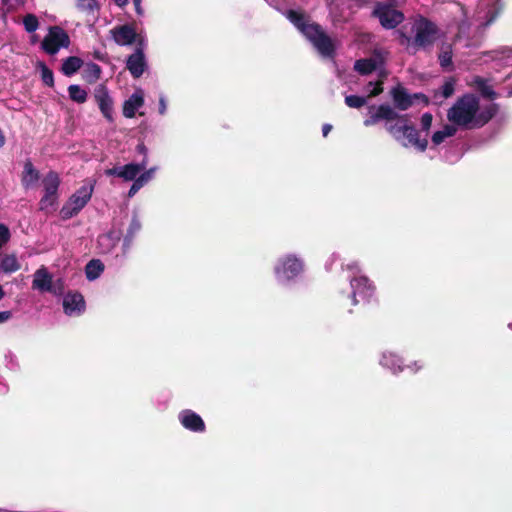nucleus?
I'll use <instances>...</instances> for the list:
<instances>
[{"instance_id":"20e7f679","label":"nucleus","mask_w":512,"mask_h":512,"mask_svg":"<svg viewBox=\"0 0 512 512\" xmlns=\"http://www.w3.org/2000/svg\"><path fill=\"white\" fill-rule=\"evenodd\" d=\"M306 272V262L300 253L287 252L274 262L273 275L278 285L290 287L299 282Z\"/></svg>"},{"instance_id":"c9c22d12","label":"nucleus","mask_w":512,"mask_h":512,"mask_svg":"<svg viewBox=\"0 0 512 512\" xmlns=\"http://www.w3.org/2000/svg\"><path fill=\"white\" fill-rule=\"evenodd\" d=\"M133 183L128 190L127 196L128 198H132L136 195V193L143 188L146 184H148V181H146L142 176L138 174V176L135 177V179L132 180Z\"/></svg>"},{"instance_id":"4be33fe9","label":"nucleus","mask_w":512,"mask_h":512,"mask_svg":"<svg viewBox=\"0 0 512 512\" xmlns=\"http://www.w3.org/2000/svg\"><path fill=\"white\" fill-rule=\"evenodd\" d=\"M122 236L121 230L111 229L109 232L102 234L98 237V246L102 253H112L118 245Z\"/></svg>"},{"instance_id":"09e8293b","label":"nucleus","mask_w":512,"mask_h":512,"mask_svg":"<svg viewBox=\"0 0 512 512\" xmlns=\"http://www.w3.org/2000/svg\"><path fill=\"white\" fill-rule=\"evenodd\" d=\"M12 317L10 311H0V324L7 322Z\"/></svg>"},{"instance_id":"4c0bfd02","label":"nucleus","mask_w":512,"mask_h":512,"mask_svg":"<svg viewBox=\"0 0 512 512\" xmlns=\"http://www.w3.org/2000/svg\"><path fill=\"white\" fill-rule=\"evenodd\" d=\"M365 91L367 92V98H370V97H374V96H377L379 95L382 91H383V88H382V81H377V82H372L370 81L366 86H365Z\"/></svg>"},{"instance_id":"a211bd4d","label":"nucleus","mask_w":512,"mask_h":512,"mask_svg":"<svg viewBox=\"0 0 512 512\" xmlns=\"http://www.w3.org/2000/svg\"><path fill=\"white\" fill-rule=\"evenodd\" d=\"M178 421L181 426L193 433H203L206 425L202 417L191 409H183L178 413Z\"/></svg>"},{"instance_id":"f704fd0d","label":"nucleus","mask_w":512,"mask_h":512,"mask_svg":"<svg viewBox=\"0 0 512 512\" xmlns=\"http://www.w3.org/2000/svg\"><path fill=\"white\" fill-rule=\"evenodd\" d=\"M133 183L128 190L127 196L128 198H132L136 195V193L143 188L146 184H148V181H146L142 176L138 174V176L135 177V179L132 180Z\"/></svg>"},{"instance_id":"412c9836","label":"nucleus","mask_w":512,"mask_h":512,"mask_svg":"<svg viewBox=\"0 0 512 512\" xmlns=\"http://www.w3.org/2000/svg\"><path fill=\"white\" fill-rule=\"evenodd\" d=\"M144 105V92L136 89L123 104V115L126 118H134L136 112Z\"/></svg>"},{"instance_id":"6e6552de","label":"nucleus","mask_w":512,"mask_h":512,"mask_svg":"<svg viewBox=\"0 0 512 512\" xmlns=\"http://www.w3.org/2000/svg\"><path fill=\"white\" fill-rule=\"evenodd\" d=\"M375 286L365 275H354L350 277V293L348 298L351 305L355 306L360 302H369L374 296Z\"/></svg>"},{"instance_id":"3c124183","label":"nucleus","mask_w":512,"mask_h":512,"mask_svg":"<svg viewBox=\"0 0 512 512\" xmlns=\"http://www.w3.org/2000/svg\"><path fill=\"white\" fill-rule=\"evenodd\" d=\"M114 2L118 7L123 8L128 4L129 0H114Z\"/></svg>"},{"instance_id":"e433bc0d","label":"nucleus","mask_w":512,"mask_h":512,"mask_svg":"<svg viewBox=\"0 0 512 512\" xmlns=\"http://www.w3.org/2000/svg\"><path fill=\"white\" fill-rule=\"evenodd\" d=\"M23 25L28 33L35 32L39 27V21L34 14H27L23 18Z\"/></svg>"},{"instance_id":"5fc2aeb1","label":"nucleus","mask_w":512,"mask_h":512,"mask_svg":"<svg viewBox=\"0 0 512 512\" xmlns=\"http://www.w3.org/2000/svg\"><path fill=\"white\" fill-rule=\"evenodd\" d=\"M509 327L512 329V323L509 324Z\"/></svg>"},{"instance_id":"de8ad7c7","label":"nucleus","mask_w":512,"mask_h":512,"mask_svg":"<svg viewBox=\"0 0 512 512\" xmlns=\"http://www.w3.org/2000/svg\"><path fill=\"white\" fill-rule=\"evenodd\" d=\"M133 4L136 14L140 17L144 16L145 12L142 7V0H133Z\"/></svg>"},{"instance_id":"b1692460","label":"nucleus","mask_w":512,"mask_h":512,"mask_svg":"<svg viewBox=\"0 0 512 512\" xmlns=\"http://www.w3.org/2000/svg\"><path fill=\"white\" fill-rule=\"evenodd\" d=\"M40 179V174L38 170L35 169L32 162L27 160L24 163V169L22 173V185L25 189H30L34 187Z\"/></svg>"},{"instance_id":"6ab92c4d","label":"nucleus","mask_w":512,"mask_h":512,"mask_svg":"<svg viewBox=\"0 0 512 512\" xmlns=\"http://www.w3.org/2000/svg\"><path fill=\"white\" fill-rule=\"evenodd\" d=\"M142 229V223L141 219L137 212H133L127 227L125 228L123 234V241H122V255L126 256L127 253L130 251L133 242L136 238V236L140 233Z\"/></svg>"},{"instance_id":"8fccbe9b","label":"nucleus","mask_w":512,"mask_h":512,"mask_svg":"<svg viewBox=\"0 0 512 512\" xmlns=\"http://www.w3.org/2000/svg\"><path fill=\"white\" fill-rule=\"evenodd\" d=\"M332 129V125L330 124H324L322 127V134L324 137H326Z\"/></svg>"},{"instance_id":"79ce46f5","label":"nucleus","mask_w":512,"mask_h":512,"mask_svg":"<svg viewBox=\"0 0 512 512\" xmlns=\"http://www.w3.org/2000/svg\"><path fill=\"white\" fill-rule=\"evenodd\" d=\"M432 120H433V117L430 113H424L422 115L421 121H420L421 130L424 132H428L432 126Z\"/></svg>"},{"instance_id":"37998d69","label":"nucleus","mask_w":512,"mask_h":512,"mask_svg":"<svg viewBox=\"0 0 512 512\" xmlns=\"http://www.w3.org/2000/svg\"><path fill=\"white\" fill-rule=\"evenodd\" d=\"M10 238V232L7 226L0 224V246L5 244Z\"/></svg>"},{"instance_id":"7ed1b4c3","label":"nucleus","mask_w":512,"mask_h":512,"mask_svg":"<svg viewBox=\"0 0 512 512\" xmlns=\"http://www.w3.org/2000/svg\"><path fill=\"white\" fill-rule=\"evenodd\" d=\"M287 18L312 43L321 56L333 57L335 44L319 24L311 22L305 15L294 10L287 12Z\"/></svg>"},{"instance_id":"2f4dec72","label":"nucleus","mask_w":512,"mask_h":512,"mask_svg":"<svg viewBox=\"0 0 512 512\" xmlns=\"http://www.w3.org/2000/svg\"><path fill=\"white\" fill-rule=\"evenodd\" d=\"M68 93L71 100L76 103H84L87 100V92L81 86L72 84L68 87Z\"/></svg>"},{"instance_id":"49530a36","label":"nucleus","mask_w":512,"mask_h":512,"mask_svg":"<svg viewBox=\"0 0 512 512\" xmlns=\"http://www.w3.org/2000/svg\"><path fill=\"white\" fill-rule=\"evenodd\" d=\"M346 269L350 270L353 272V275H362L360 272H361V269H360V265L358 262L356 261H353V262H350L346 265Z\"/></svg>"},{"instance_id":"f257e3e1","label":"nucleus","mask_w":512,"mask_h":512,"mask_svg":"<svg viewBox=\"0 0 512 512\" xmlns=\"http://www.w3.org/2000/svg\"><path fill=\"white\" fill-rule=\"evenodd\" d=\"M385 121V128L389 134L402 146H414L424 152L428 146L427 139H420L419 133L411 123L407 114H399L389 104L371 105L368 108V117L363 124L366 127Z\"/></svg>"},{"instance_id":"4468645a","label":"nucleus","mask_w":512,"mask_h":512,"mask_svg":"<svg viewBox=\"0 0 512 512\" xmlns=\"http://www.w3.org/2000/svg\"><path fill=\"white\" fill-rule=\"evenodd\" d=\"M144 45L145 39H140L139 47L126 60V68L134 78H140L147 69Z\"/></svg>"},{"instance_id":"39448f33","label":"nucleus","mask_w":512,"mask_h":512,"mask_svg":"<svg viewBox=\"0 0 512 512\" xmlns=\"http://www.w3.org/2000/svg\"><path fill=\"white\" fill-rule=\"evenodd\" d=\"M412 30L414 32V38L411 40L409 37L405 36V39L408 43L411 42L410 48L414 50V52L418 48H426L431 46L438 37V28L437 26L424 17H419L414 21Z\"/></svg>"},{"instance_id":"0eeeda50","label":"nucleus","mask_w":512,"mask_h":512,"mask_svg":"<svg viewBox=\"0 0 512 512\" xmlns=\"http://www.w3.org/2000/svg\"><path fill=\"white\" fill-rule=\"evenodd\" d=\"M93 191V183H87L78 188L62 206L60 210L62 219L67 220L76 216L90 201Z\"/></svg>"},{"instance_id":"7c9ffc66","label":"nucleus","mask_w":512,"mask_h":512,"mask_svg":"<svg viewBox=\"0 0 512 512\" xmlns=\"http://www.w3.org/2000/svg\"><path fill=\"white\" fill-rule=\"evenodd\" d=\"M0 268L5 273H13L20 269V264L15 255H6L1 260Z\"/></svg>"},{"instance_id":"864d4df0","label":"nucleus","mask_w":512,"mask_h":512,"mask_svg":"<svg viewBox=\"0 0 512 512\" xmlns=\"http://www.w3.org/2000/svg\"><path fill=\"white\" fill-rule=\"evenodd\" d=\"M4 296V291L2 289V286L0 285V299H2Z\"/></svg>"},{"instance_id":"a19ab883","label":"nucleus","mask_w":512,"mask_h":512,"mask_svg":"<svg viewBox=\"0 0 512 512\" xmlns=\"http://www.w3.org/2000/svg\"><path fill=\"white\" fill-rule=\"evenodd\" d=\"M425 366V363L422 360H414L409 364L405 365V371H409L412 374L418 373Z\"/></svg>"},{"instance_id":"bb28decb","label":"nucleus","mask_w":512,"mask_h":512,"mask_svg":"<svg viewBox=\"0 0 512 512\" xmlns=\"http://www.w3.org/2000/svg\"><path fill=\"white\" fill-rule=\"evenodd\" d=\"M83 65V61L76 56H70L66 58L62 64V72L66 76H72L75 74Z\"/></svg>"},{"instance_id":"393cba45","label":"nucleus","mask_w":512,"mask_h":512,"mask_svg":"<svg viewBox=\"0 0 512 512\" xmlns=\"http://www.w3.org/2000/svg\"><path fill=\"white\" fill-rule=\"evenodd\" d=\"M382 64V59L379 57H372L366 59H359L354 64V69L362 74L366 75L375 71Z\"/></svg>"},{"instance_id":"1a4fd4ad","label":"nucleus","mask_w":512,"mask_h":512,"mask_svg":"<svg viewBox=\"0 0 512 512\" xmlns=\"http://www.w3.org/2000/svg\"><path fill=\"white\" fill-rule=\"evenodd\" d=\"M69 45V35L59 26L50 27L41 43L42 49L50 55H55L61 48H68Z\"/></svg>"},{"instance_id":"aec40b11","label":"nucleus","mask_w":512,"mask_h":512,"mask_svg":"<svg viewBox=\"0 0 512 512\" xmlns=\"http://www.w3.org/2000/svg\"><path fill=\"white\" fill-rule=\"evenodd\" d=\"M95 100L102 115L109 121L113 122V100L110 97L107 89L104 86H100L95 90Z\"/></svg>"},{"instance_id":"423d86ee","label":"nucleus","mask_w":512,"mask_h":512,"mask_svg":"<svg viewBox=\"0 0 512 512\" xmlns=\"http://www.w3.org/2000/svg\"><path fill=\"white\" fill-rule=\"evenodd\" d=\"M32 289L39 293H50L56 297L64 295L65 285L62 278L54 280L53 274L45 266L39 267L33 274Z\"/></svg>"},{"instance_id":"ddd939ff","label":"nucleus","mask_w":512,"mask_h":512,"mask_svg":"<svg viewBox=\"0 0 512 512\" xmlns=\"http://www.w3.org/2000/svg\"><path fill=\"white\" fill-rule=\"evenodd\" d=\"M373 15L379 19L381 25L386 29L395 28L404 19V15L400 11L385 4H378L373 11Z\"/></svg>"},{"instance_id":"dca6fc26","label":"nucleus","mask_w":512,"mask_h":512,"mask_svg":"<svg viewBox=\"0 0 512 512\" xmlns=\"http://www.w3.org/2000/svg\"><path fill=\"white\" fill-rule=\"evenodd\" d=\"M63 310L69 317H78L85 312L86 303L81 293L69 291L63 296Z\"/></svg>"},{"instance_id":"5701e85b","label":"nucleus","mask_w":512,"mask_h":512,"mask_svg":"<svg viewBox=\"0 0 512 512\" xmlns=\"http://www.w3.org/2000/svg\"><path fill=\"white\" fill-rule=\"evenodd\" d=\"M391 96L394 101L395 108L405 111L413 103L411 96L403 87H395L391 90Z\"/></svg>"},{"instance_id":"cd10ccee","label":"nucleus","mask_w":512,"mask_h":512,"mask_svg":"<svg viewBox=\"0 0 512 512\" xmlns=\"http://www.w3.org/2000/svg\"><path fill=\"white\" fill-rule=\"evenodd\" d=\"M104 270V265L100 260L93 259L85 267L86 278L89 281L96 280Z\"/></svg>"},{"instance_id":"c756f323","label":"nucleus","mask_w":512,"mask_h":512,"mask_svg":"<svg viewBox=\"0 0 512 512\" xmlns=\"http://www.w3.org/2000/svg\"><path fill=\"white\" fill-rule=\"evenodd\" d=\"M101 74V68L96 63H88L86 64L84 70H83V78L89 82L93 83L97 81Z\"/></svg>"},{"instance_id":"58836bf2","label":"nucleus","mask_w":512,"mask_h":512,"mask_svg":"<svg viewBox=\"0 0 512 512\" xmlns=\"http://www.w3.org/2000/svg\"><path fill=\"white\" fill-rule=\"evenodd\" d=\"M77 7L88 13H92L97 9L96 0H77Z\"/></svg>"},{"instance_id":"473e14b6","label":"nucleus","mask_w":512,"mask_h":512,"mask_svg":"<svg viewBox=\"0 0 512 512\" xmlns=\"http://www.w3.org/2000/svg\"><path fill=\"white\" fill-rule=\"evenodd\" d=\"M439 62L443 68H448L452 64V47L450 44L442 45L439 53Z\"/></svg>"},{"instance_id":"2eb2a0df","label":"nucleus","mask_w":512,"mask_h":512,"mask_svg":"<svg viewBox=\"0 0 512 512\" xmlns=\"http://www.w3.org/2000/svg\"><path fill=\"white\" fill-rule=\"evenodd\" d=\"M110 34L114 42L119 46H130L137 42L139 44L140 37L132 24L117 25L110 30Z\"/></svg>"},{"instance_id":"9d476101","label":"nucleus","mask_w":512,"mask_h":512,"mask_svg":"<svg viewBox=\"0 0 512 512\" xmlns=\"http://www.w3.org/2000/svg\"><path fill=\"white\" fill-rule=\"evenodd\" d=\"M60 185L59 175L54 172H48L42 179V186L44 189V195L40 200V209L46 210L53 206L57 199L58 188Z\"/></svg>"},{"instance_id":"a878e982","label":"nucleus","mask_w":512,"mask_h":512,"mask_svg":"<svg viewBox=\"0 0 512 512\" xmlns=\"http://www.w3.org/2000/svg\"><path fill=\"white\" fill-rule=\"evenodd\" d=\"M455 90V81L453 79H449L444 82V84L435 92L434 101L436 103H441L444 99L451 97Z\"/></svg>"},{"instance_id":"f03ea898","label":"nucleus","mask_w":512,"mask_h":512,"mask_svg":"<svg viewBox=\"0 0 512 512\" xmlns=\"http://www.w3.org/2000/svg\"><path fill=\"white\" fill-rule=\"evenodd\" d=\"M496 113V104L480 106L478 97L466 94L448 110L447 118L454 126L471 130L483 127Z\"/></svg>"},{"instance_id":"f3484780","label":"nucleus","mask_w":512,"mask_h":512,"mask_svg":"<svg viewBox=\"0 0 512 512\" xmlns=\"http://www.w3.org/2000/svg\"><path fill=\"white\" fill-rule=\"evenodd\" d=\"M378 363L383 369L388 370L393 375H399L405 371L404 359L392 350H383L379 354Z\"/></svg>"},{"instance_id":"f8f14e48","label":"nucleus","mask_w":512,"mask_h":512,"mask_svg":"<svg viewBox=\"0 0 512 512\" xmlns=\"http://www.w3.org/2000/svg\"><path fill=\"white\" fill-rule=\"evenodd\" d=\"M501 10L500 0H479L475 19L479 25H490Z\"/></svg>"},{"instance_id":"c03bdc74","label":"nucleus","mask_w":512,"mask_h":512,"mask_svg":"<svg viewBox=\"0 0 512 512\" xmlns=\"http://www.w3.org/2000/svg\"><path fill=\"white\" fill-rule=\"evenodd\" d=\"M156 171L157 167L154 166L147 170L144 169L141 174L139 173V175L142 176L149 183L154 178Z\"/></svg>"},{"instance_id":"72a5a7b5","label":"nucleus","mask_w":512,"mask_h":512,"mask_svg":"<svg viewBox=\"0 0 512 512\" xmlns=\"http://www.w3.org/2000/svg\"><path fill=\"white\" fill-rule=\"evenodd\" d=\"M367 102V97L348 95L345 97V104L350 108L359 109L364 106Z\"/></svg>"},{"instance_id":"603ef678","label":"nucleus","mask_w":512,"mask_h":512,"mask_svg":"<svg viewBox=\"0 0 512 512\" xmlns=\"http://www.w3.org/2000/svg\"><path fill=\"white\" fill-rule=\"evenodd\" d=\"M137 151H138L139 153L144 154V155H146V154H147V148L145 147V145H144V144H139V145L137 146ZM144 157H147V156H144Z\"/></svg>"},{"instance_id":"a18cd8bd","label":"nucleus","mask_w":512,"mask_h":512,"mask_svg":"<svg viewBox=\"0 0 512 512\" xmlns=\"http://www.w3.org/2000/svg\"><path fill=\"white\" fill-rule=\"evenodd\" d=\"M158 112L162 116L167 112V99L163 94L159 96Z\"/></svg>"},{"instance_id":"c85d7f7f","label":"nucleus","mask_w":512,"mask_h":512,"mask_svg":"<svg viewBox=\"0 0 512 512\" xmlns=\"http://www.w3.org/2000/svg\"><path fill=\"white\" fill-rule=\"evenodd\" d=\"M457 128L454 125H445L442 130L436 131L432 136L434 145H440L446 138L452 137L456 134Z\"/></svg>"},{"instance_id":"9b49d317","label":"nucleus","mask_w":512,"mask_h":512,"mask_svg":"<svg viewBox=\"0 0 512 512\" xmlns=\"http://www.w3.org/2000/svg\"><path fill=\"white\" fill-rule=\"evenodd\" d=\"M148 163L147 157H144L139 163H128L125 165L114 166L105 170L106 176H115L123 181H132L138 174L143 171Z\"/></svg>"},{"instance_id":"ea45409f","label":"nucleus","mask_w":512,"mask_h":512,"mask_svg":"<svg viewBox=\"0 0 512 512\" xmlns=\"http://www.w3.org/2000/svg\"><path fill=\"white\" fill-rule=\"evenodd\" d=\"M41 76H42V81L47 86H53V84H54L53 72L49 68H47L45 65L42 66Z\"/></svg>"}]
</instances>
